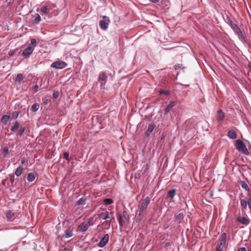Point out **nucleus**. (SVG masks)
Returning a JSON list of instances; mask_svg holds the SVG:
<instances>
[{"label": "nucleus", "instance_id": "c85d7f7f", "mask_svg": "<svg viewBox=\"0 0 251 251\" xmlns=\"http://www.w3.org/2000/svg\"><path fill=\"white\" fill-rule=\"evenodd\" d=\"M9 153V149L7 147H4L1 150V154L4 157L7 156Z\"/></svg>", "mask_w": 251, "mask_h": 251}, {"label": "nucleus", "instance_id": "423d86ee", "mask_svg": "<svg viewBox=\"0 0 251 251\" xmlns=\"http://www.w3.org/2000/svg\"><path fill=\"white\" fill-rule=\"evenodd\" d=\"M109 236L108 234H106L101 238L100 242L98 243V246L100 248L104 247L109 241Z\"/></svg>", "mask_w": 251, "mask_h": 251}, {"label": "nucleus", "instance_id": "a878e982", "mask_svg": "<svg viewBox=\"0 0 251 251\" xmlns=\"http://www.w3.org/2000/svg\"><path fill=\"white\" fill-rule=\"evenodd\" d=\"M26 129V127L24 126H21L20 129L18 130V133L17 134V136L21 137L23 135L25 130Z\"/></svg>", "mask_w": 251, "mask_h": 251}, {"label": "nucleus", "instance_id": "f257e3e1", "mask_svg": "<svg viewBox=\"0 0 251 251\" xmlns=\"http://www.w3.org/2000/svg\"><path fill=\"white\" fill-rule=\"evenodd\" d=\"M150 202V198L146 197L141 202L139 205V212L136 216V221L139 222L142 218L143 212L147 209L148 206Z\"/></svg>", "mask_w": 251, "mask_h": 251}, {"label": "nucleus", "instance_id": "f03ea898", "mask_svg": "<svg viewBox=\"0 0 251 251\" xmlns=\"http://www.w3.org/2000/svg\"><path fill=\"white\" fill-rule=\"evenodd\" d=\"M235 147L237 150L240 152L245 154L248 155L249 151H248L244 143L240 139L236 140Z\"/></svg>", "mask_w": 251, "mask_h": 251}, {"label": "nucleus", "instance_id": "a19ab883", "mask_svg": "<svg viewBox=\"0 0 251 251\" xmlns=\"http://www.w3.org/2000/svg\"><path fill=\"white\" fill-rule=\"evenodd\" d=\"M59 93L57 91H54L52 96L53 98L57 99L59 97Z\"/></svg>", "mask_w": 251, "mask_h": 251}, {"label": "nucleus", "instance_id": "9d476101", "mask_svg": "<svg viewBox=\"0 0 251 251\" xmlns=\"http://www.w3.org/2000/svg\"><path fill=\"white\" fill-rule=\"evenodd\" d=\"M110 21L109 19L102 20L100 21V26L103 30H106L107 28Z\"/></svg>", "mask_w": 251, "mask_h": 251}, {"label": "nucleus", "instance_id": "a211bd4d", "mask_svg": "<svg viewBox=\"0 0 251 251\" xmlns=\"http://www.w3.org/2000/svg\"><path fill=\"white\" fill-rule=\"evenodd\" d=\"M155 126L153 124L149 125L148 129L145 133L146 136H149L154 128Z\"/></svg>", "mask_w": 251, "mask_h": 251}, {"label": "nucleus", "instance_id": "58836bf2", "mask_svg": "<svg viewBox=\"0 0 251 251\" xmlns=\"http://www.w3.org/2000/svg\"><path fill=\"white\" fill-rule=\"evenodd\" d=\"M63 157L66 159L67 160V161H70V158H69V154L68 152H64L63 153Z\"/></svg>", "mask_w": 251, "mask_h": 251}, {"label": "nucleus", "instance_id": "5fc2aeb1", "mask_svg": "<svg viewBox=\"0 0 251 251\" xmlns=\"http://www.w3.org/2000/svg\"><path fill=\"white\" fill-rule=\"evenodd\" d=\"M152 2H153V3H156V2H159V1L160 0H150Z\"/></svg>", "mask_w": 251, "mask_h": 251}, {"label": "nucleus", "instance_id": "3c124183", "mask_svg": "<svg viewBox=\"0 0 251 251\" xmlns=\"http://www.w3.org/2000/svg\"><path fill=\"white\" fill-rule=\"evenodd\" d=\"M21 163V164H22V165H24L25 163V157L22 158Z\"/></svg>", "mask_w": 251, "mask_h": 251}, {"label": "nucleus", "instance_id": "c9c22d12", "mask_svg": "<svg viewBox=\"0 0 251 251\" xmlns=\"http://www.w3.org/2000/svg\"><path fill=\"white\" fill-rule=\"evenodd\" d=\"M19 115V111H14L12 113V118L14 120H16L18 118V116Z\"/></svg>", "mask_w": 251, "mask_h": 251}, {"label": "nucleus", "instance_id": "72a5a7b5", "mask_svg": "<svg viewBox=\"0 0 251 251\" xmlns=\"http://www.w3.org/2000/svg\"><path fill=\"white\" fill-rule=\"evenodd\" d=\"M240 204L242 206V207L245 209L247 208V201L244 199H241L240 200Z\"/></svg>", "mask_w": 251, "mask_h": 251}, {"label": "nucleus", "instance_id": "79ce46f5", "mask_svg": "<svg viewBox=\"0 0 251 251\" xmlns=\"http://www.w3.org/2000/svg\"><path fill=\"white\" fill-rule=\"evenodd\" d=\"M36 44V40L34 38L31 39V42L29 46H34L35 47V44Z\"/></svg>", "mask_w": 251, "mask_h": 251}, {"label": "nucleus", "instance_id": "4be33fe9", "mask_svg": "<svg viewBox=\"0 0 251 251\" xmlns=\"http://www.w3.org/2000/svg\"><path fill=\"white\" fill-rule=\"evenodd\" d=\"M87 200L86 197L84 196L80 199H79L76 202L75 205H81L85 203V202Z\"/></svg>", "mask_w": 251, "mask_h": 251}, {"label": "nucleus", "instance_id": "412c9836", "mask_svg": "<svg viewBox=\"0 0 251 251\" xmlns=\"http://www.w3.org/2000/svg\"><path fill=\"white\" fill-rule=\"evenodd\" d=\"M36 177V174L34 173H29L27 175V179L29 182L33 181Z\"/></svg>", "mask_w": 251, "mask_h": 251}, {"label": "nucleus", "instance_id": "1a4fd4ad", "mask_svg": "<svg viewBox=\"0 0 251 251\" xmlns=\"http://www.w3.org/2000/svg\"><path fill=\"white\" fill-rule=\"evenodd\" d=\"M7 219L10 221H13L16 217V214L11 210H7L5 212Z\"/></svg>", "mask_w": 251, "mask_h": 251}, {"label": "nucleus", "instance_id": "cd10ccee", "mask_svg": "<svg viewBox=\"0 0 251 251\" xmlns=\"http://www.w3.org/2000/svg\"><path fill=\"white\" fill-rule=\"evenodd\" d=\"M184 214L183 213H180L177 215H176L175 217V220L176 221L180 223V221L184 218Z\"/></svg>", "mask_w": 251, "mask_h": 251}, {"label": "nucleus", "instance_id": "7ed1b4c3", "mask_svg": "<svg viewBox=\"0 0 251 251\" xmlns=\"http://www.w3.org/2000/svg\"><path fill=\"white\" fill-rule=\"evenodd\" d=\"M227 239V235L225 232L222 233L220 236L216 249L217 251H222Z\"/></svg>", "mask_w": 251, "mask_h": 251}, {"label": "nucleus", "instance_id": "5701e85b", "mask_svg": "<svg viewBox=\"0 0 251 251\" xmlns=\"http://www.w3.org/2000/svg\"><path fill=\"white\" fill-rule=\"evenodd\" d=\"M176 194V190L175 189L169 190L167 194V197L173 199Z\"/></svg>", "mask_w": 251, "mask_h": 251}, {"label": "nucleus", "instance_id": "2eb2a0df", "mask_svg": "<svg viewBox=\"0 0 251 251\" xmlns=\"http://www.w3.org/2000/svg\"><path fill=\"white\" fill-rule=\"evenodd\" d=\"M109 211H106L105 212H101L98 215L99 219L100 220H107L109 219Z\"/></svg>", "mask_w": 251, "mask_h": 251}, {"label": "nucleus", "instance_id": "c756f323", "mask_svg": "<svg viewBox=\"0 0 251 251\" xmlns=\"http://www.w3.org/2000/svg\"><path fill=\"white\" fill-rule=\"evenodd\" d=\"M39 108V104L37 103H34L30 109V110L32 112H36Z\"/></svg>", "mask_w": 251, "mask_h": 251}, {"label": "nucleus", "instance_id": "bf43d9fd", "mask_svg": "<svg viewBox=\"0 0 251 251\" xmlns=\"http://www.w3.org/2000/svg\"><path fill=\"white\" fill-rule=\"evenodd\" d=\"M5 180H4L3 181V182H2V184H3V185H4V184H5V182H4Z\"/></svg>", "mask_w": 251, "mask_h": 251}, {"label": "nucleus", "instance_id": "ddd939ff", "mask_svg": "<svg viewBox=\"0 0 251 251\" xmlns=\"http://www.w3.org/2000/svg\"><path fill=\"white\" fill-rule=\"evenodd\" d=\"M236 220L238 222L244 225H248L250 223L249 220L245 217L239 216Z\"/></svg>", "mask_w": 251, "mask_h": 251}, {"label": "nucleus", "instance_id": "2f4dec72", "mask_svg": "<svg viewBox=\"0 0 251 251\" xmlns=\"http://www.w3.org/2000/svg\"><path fill=\"white\" fill-rule=\"evenodd\" d=\"M23 79H24V76H23V74H18L16 78V81L20 83Z\"/></svg>", "mask_w": 251, "mask_h": 251}, {"label": "nucleus", "instance_id": "393cba45", "mask_svg": "<svg viewBox=\"0 0 251 251\" xmlns=\"http://www.w3.org/2000/svg\"><path fill=\"white\" fill-rule=\"evenodd\" d=\"M20 124L19 122L17 121H16L14 124V125L11 127L10 130L13 132H16L18 130V128L19 127Z\"/></svg>", "mask_w": 251, "mask_h": 251}, {"label": "nucleus", "instance_id": "49530a36", "mask_svg": "<svg viewBox=\"0 0 251 251\" xmlns=\"http://www.w3.org/2000/svg\"><path fill=\"white\" fill-rule=\"evenodd\" d=\"M250 198L248 201V204L249 208L251 210V194L249 195Z\"/></svg>", "mask_w": 251, "mask_h": 251}, {"label": "nucleus", "instance_id": "4c0bfd02", "mask_svg": "<svg viewBox=\"0 0 251 251\" xmlns=\"http://www.w3.org/2000/svg\"><path fill=\"white\" fill-rule=\"evenodd\" d=\"M159 93L160 95L164 94L165 95L168 96L170 94V92L169 91H164L163 90H161L159 91Z\"/></svg>", "mask_w": 251, "mask_h": 251}, {"label": "nucleus", "instance_id": "bb28decb", "mask_svg": "<svg viewBox=\"0 0 251 251\" xmlns=\"http://www.w3.org/2000/svg\"><path fill=\"white\" fill-rule=\"evenodd\" d=\"M23 171V168L22 166L18 167L15 172V174L17 176H20Z\"/></svg>", "mask_w": 251, "mask_h": 251}, {"label": "nucleus", "instance_id": "6e6552de", "mask_svg": "<svg viewBox=\"0 0 251 251\" xmlns=\"http://www.w3.org/2000/svg\"><path fill=\"white\" fill-rule=\"evenodd\" d=\"M225 116L224 112L222 110H218L216 114V120L218 122H221L223 121Z\"/></svg>", "mask_w": 251, "mask_h": 251}, {"label": "nucleus", "instance_id": "6e6d98bb", "mask_svg": "<svg viewBox=\"0 0 251 251\" xmlns=\"http://www.w3.org/2000/svg\"><path fill=\"white\" fill-rule=\"evenodd\" d=\"M100 88L101 89H104V84L101 83L100 85Z\"/></svg>", "mask_w": 251, "mask_h": 251}, {"label": "nucleus", "instance_id": "052dcab7", "mask_svg": "<svg viewBox=\"0 0 251 251\" xmlns=\"http://www.w3.org/2000/svg\"><path fill=\"white\" fill-rule=\"evenodd\" d=\"M250 251H251V248Z\"/></svg>", "mask_w": 251, "mask_h": 251}, {"label": "nucleus", "instance_id": "37998d69", "mask_svg": "<svg viewBox=\"0 0 251 251\" xmlns=\"http://www.w3.org/2000/svg\"><path fill=\"white\" fill-rule=\"evenodd\" d=\"M17 51V49L14 50H10L8 52V55L10 56L13 55Z\"/></svg>", "mask_w": 251, "mask_h": 251}, {"label": "nucleus", "instance_id": "9b49d317", "mask_svg": "<svg viewBox=\"0 0 251 251\" xmlns=\"http://www.w3.org/2000/svg\"><path fill=\"white\" fill-rule=\"evenodd\" d=\"M233 30L234 32L237 34L243 41H245V36L238 25L236 26Z\"/></svg>", "mask_w": 251, "mask_h": 251}, {"label": "nucleus", "instance_id": "b1692460", "mask_svg": "<svg viewBox=\"0 0 251 251\" xmlns=\"http://www.w3.org/2000/svg\"><path fill=\"white\" fill-rule=\"evenodd\" d=\"M107 79V76L106 75V74L104 72H101L100 74L99 77V81H106Z\"/></svg>", "mask_w": 251, "mask_h": 251}, {"label": "nucleus", "instance_id": "09e8293b", "mask_svg": "<svg viewBox=\"0 0 251 251\" xmlns=\"http://www.w3.org/2000/svg\"><path fill=\"white\" fill-rule=\"evenodd\" d=\"M118 220L119 221V223L120 222H123V218H122V216L119 214L118 215Z\"/></svg>", "mask_w": 251, "mask_h": 251}, {"label": "nucleus", "instance_id": "8fccbe9b", "mask_svg": "<svg viewBox=\"0 0 251 251\" xmlns=\"http://www.w3.org/2000/svg\"><path fill=\"white\" fill-rule=\"evenodd\" d=\"M237 251H247L245 247H241L239 248Z\"/></svg>", "mask_w": 251, "mask_h": 251}, {"label": "nucleus", "instance_id": "20e7f679", "mask_svg": "<svg viewBox=\"0 0 251 251\" xmlns=\"http://www.w3.org/2000/svg\"><path fill=\"white\" fill-rule=\"evenodd\" d=\"M50 66L57 69H62L67 66V64L63 61H58L52 63Z\"/></svg>", "mask_w": 251, "mask_h": 251}, {"label": "nucleus", "instance_id": "4468645a", "mask_svg": "<svg viewBox=\"0 0 251 251\" xmlns=\"http://www.w3.org/2000/svg\"><path fill=\"white\" fill-rule=\"evenodd\" d=\"M73 236V229H71V228H67L63 235V237H64L65 238H69L70 237H71Z\"/></svg>", "mask_w": 251, "mask_h": 251}, {"label": "nucleus", "instance_id": "864d4df0", "mask_svg": "<svg viewBox=\"0 0 251 251\" xmlns=\"http://www.w3.org/2000/svg\"><path fill=\"white\" fill-rule=\"evenodd\" d=\"M50 102V100L48 99H46L44 100V103L45 104H48Z\"/></svg>", "mask_w": 251, "mask_h": 251}, {"label": "nucleus", "instance_id": "de8ad7c7", "mask_svg": "<svg viewBox=\"0 0 251 251\" xmlns=\"http://www.w3.org/2000/svg\"><path fill=\"white\" fill-rule=\"evenodd\" d=\"M10 182L13 184L15 181V177L14 176H10L9 177Z\"/></svg>", "mask_w": 251, "mask_h": 251}, {"label": "nucleus", "instance_id": "aec40b11", "mask_svg": "<svg viewBox=\"0 0 251 251\" xmlns=\"http://www.w3.org/2000/svg\"><path fill=\"white\" fill-rule=\"evenodd\" d=\"M10 118V116L8 115H4L1 118L0 121L2 124L6 125L9 121Z\"/></svg>", "mask_w": 251, "mask_h": 251}, {"label": "nucleus", "instance_id": "473e14b6", "mask_svg": "<svg viewBox=\"0 0 251 251\" xmlns=\"http://www.w3.org/2000/svg\"><path fill=\"white\" fill-rule=\"evenodd\" d=\"M121 215L122 218H124L125 220L128 221L129 220V216L126 211H124Z\"/></svg>", "mask_w": 251, "mask_h": 251}, {"label": "nucleus", "instance_id": "ea45409f", "mask_svg": "<svg viewBox=\"0 0 251 251\" xmlns=\"http://www.w3.org/2000/svg\"><path fill=\"white\" fill-rule=\"evenodd\" d=\"M114 221V220L109 219H107L105 222L108 225V227H109L110 226L111 223H113Z\"/></svg>", "mask_w": 251, "mask_h": 251}, {"label": "nucleus", "instance_id": "f704fd0d", "mask_svg": "<svg viewBox=\"0 0 251 251\" xmlns=\"http://www.w3.org/2000/svg\"><path fill=\"white\" fill-rule=\"evenodd\" d=\"M34 22L35 23L38 24L41 21L40 16L38 14H36L34 16Z\"/></svg>", "mask_w": 251, "mask_h": 251}, {"label": "nucleus", "instance_id": "6ab92c4d", "mask_svg": "<svg viewBox=\"0 0 251 251\" xmlns=\"http://www.w3.org/2000/svg\"><path fill=\"white\" fill-rule=\"evenodd\" d=\"M227 136L231 139H235L237 137V134L234 130L231 129L228 131Z\"/></svg>", "mask_w": 251, "mask_h": 251}, {"label": "nucleus", "instance_id": "7c9ffc66", "mask_svg": "<svg viewBox=\"0 0 251 251\" xmlns=\"http://www.w3.org/2000/svg\"><path fill=\"white\" fill-rule=\"evenodd\" d=\"M103 202L105 205H108L112 204L113 202V201L111 199H105L103 200Z\"/></svg>", "mask_w": 251, "mask_h": 251}, {"label": "nucleus", "instance_id": "e433bc0d", "mask_svg": "<svg viewBox=\"0 0 251 251\" xmlns=\"http://www.w3.org/2000/svg\"><path fill=\"white\" fill-rule=\"evenodd\" d=\"M41 10L43 13H45V14H47L49 12V10H48V9L47 8V7L45 6H43L41 7Z\"/></svg>", "mask_w": 251, "mask_h": 251}, {"label": "nucleus", "instance_id": "f8f14e48", "mask_svg": "<svg viewBox=\"0 0 251 251\" xmlns=\"http://www.w3.org/2000/svg\"><path fill=\"white\" fill-rule=\"evenodd\" d=\"M176 102L175 101H171L168 105H167L164 109L165 115H167L172 109V108L176 105Z\"/></svg>", "mask_w": 251, "mask_h": 251}, {"label": "nucleus", "instance_id": "a18cd8bd", "mask_svg": "<svg viewBox=\"0 0 251 251\" xmlns=\"http://www.w3.org/2000/svg\"><path fill=\"white\" fill-rule=\"evenodd\" d=\"M38 88L39 86L37 84H36L32 87V90L34 91V93H36L37 92Z\"/></svg>", "mask_w": 251, "mask_h": 251}, {"label": "nucleus", "instance_id": "39448f33", "mask_svg": "<svg viewBox=\"0 0 251 251\" xmlns=\"http://www.w3.org/2000/svg\"><path fill=\"white\" fill-rule=\"evenodd\" d=\"M34 50V47L29 46L27 48L25 49L22 53V55L25 58L29 57L30 54L32 53Z\"/></svg>", "mask_w": 251, "mask_h": 251}, {"label": "nucleus", "instance_id": "0eeeda50", "mask_svg": "<svg viewBox=\"0 0 251 251\" xmlns=\"http://www.w3.org/2000/svg\"><path fill=\"white\" fill-rule=\"evenodd\" d=\"M90 220H91V219H89V222L87 224L85 223H82L80 225V226H79V230L80 232H84L86 231L87 230L89 226H91V225H93L92 223H90Z\"/></svg>", "mask_w": 251, "mask_h": 251}, {"label": "nucleus", "instance_id": "13d9d810", "mask_svg": "<svg viewBox=\"0 0 251 251\" xmlns=\"http://www.w3.org/2000/svg\"><path fill=\"white\" fill-rule=\"evenodd\" d=\"M62 251H70V250L68 248H65L62 250Z\"/></svg>", "mask_w": 251, "mask_h": 251}, {"label": "nucleus", "instance_id": "f3484780", "mask_svg": "<svg viewBox=\"0 0 251 251\" xmlns=\"http://www.w3.org/2000/svg\"><path fill=\"white\" fill-rule=\"evenodd\" d=\"M240 184L242 188L244 189L247 191H248L249 195L251 194V190H250L249 187L248 186V184L246 182L244 181H241L240 182Z\"/></svg>", "mask_w": 251, "mask_h": 251}, {"label": "nucleus", "instance_id": "4d7b16f0", "mask_svg": "<svg viewBox=\"0 0 251 251\" xmlns=\"http://www.w3.org/2000/svg\"><path fill=\"white\" fill-rule=\"evenodd\" d=\"M119 223L120 226V227H123V222H120Z\"/></svg>", "mask_w": 251, "mask_h": 251}, {"label": "nucleus", "instance_id": "c03bdc74", "mask_svg": "<svg viewBox=\"0 0 251 251\" xmlns=\"http://www.w3.org/2000/svg\"><path fill=\"white\" fill-rule=\"evenodd\" d=\"M109 219L114 220L115 221V217L113 215V212H109Z\"/></svg>", "mask_w": 251, "mask_h": 251}, {"label": "nucleus", "instance_id": "603ef678", "mask_svg": "<svg viewBox=\"0 0 251 251\" xmlns=\"http://www.w3.org/2000/svg\"><path fill=\"white\" fill-rule=\"evenodd\" d=\"M181 67V65L177 64L175 66V69L177 70Z\"/></svg>", "mask_w": 251, "mask_h": 251}, {"label": "nucleus", "instance_id": "dca6fc26", "mask_svg": "<svg viewBox=\"0 0 251 251\" xmlns=\"http://www.w3.org/2000/svg\"><path fill=\"white\" fill-rule=\"evenodd\" d=\"M226 22L230 26L232 29L237 26L236 22L231 20L229 17L227 18Z\"/></svg>", "mask_w": 251, "mask_h": 251}]
</instances>
